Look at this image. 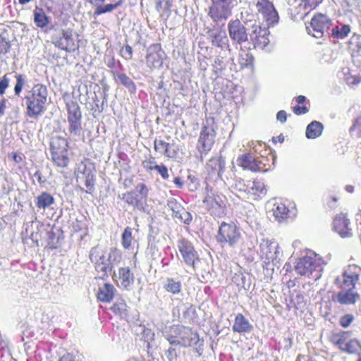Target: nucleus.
<instances>
[{
	"label": "nucleus",
	"mask_w": 361,
	"mask_h": 361,
	"mask_svg": "<svg viewBox=\"0 0 361 361\" xmlns=\"http://www.w3.org/2000/svg\"><path fill=\"white\" fill-rule=\"evenodd\" d=\"M121 258V253L116 248L106 250L96 246L91 249L90 253V259L102 279L108 277L113 267L119 264Z\"/></svg>",
	"instance_id": "f257e3e1"
},
{
	"label": "nucleus",
	"mask_w": 361,
	"mask_h": 361,
	"mask_svg": "<svg viewBox=\"0 0 361 361\" xmlns=\"http://www.w3.org/2000/svg\"><path fill=\"white\" fill-rule=\"evenodd\" d=\"M48 90L45 85L36 84L26 91L23 99L26 106V114L30 118H37L46 110Z\"/></svg>",
	"instance_id": "f03ea898"
},
{
	"label": "nucleus",
	"mask_w": 361,
	"mask_h": 361,
	"mask_svg": "<svg viewBox=\"0 0 361 361\" xmlns=\"http://www.w3.org/2000/svg\"><path fill=\"white\" fill-rule=\"evenodd\" d=\"M324 264V262L320 256L314 252H310L298 259L295 270L301 276H311L314 280H317L322 276Z\"/></svg>",
	"instance_id": "7ed1b4c3"
},
{
	"label": "nucleus",
	"mask_w": 361,
	"mask_h": 361,
	"mask_svg": "<svg viewBox=\"0 0 361 361\" xmlns=\"http://www.w3.org/2000/svg\"><path fill=\"white\" fill-rule=\"evenodd\" d=\"M226 197L219 193L210 185L205 187L203 203L209 213L215 217H221L226 214Z\"/></svg>",
	"instance_id": "20e7f679"
},
{
	"label": "nucleus",
	"mask_w": 361,
	"mask_h": 361,
	"mask_svg": "<svg viewBox=\"0 0 361 361\" xmlns=\"http://www.w3.org/2000/svg\"><path fill=\"white\" fill-rule=\"evenodd\" d=\"M173 329L176 335L167 338L170 344L179 345L183 347L198 345V348L203 345V341H200L198 334L191 329L183 326H177Z\"/></svg>",
	"instance_id": "39448f33"
},
{
	"label": "nucleus",
	"mask_w": 361,
	"mask_h": 361,
	"mask_svg": "<svg viewBox=\"0 0 361 361\" xmlns=\"http://www.w3.org/2000/svg\"><path fill=\"white\" fill-rule=\"evenodd\" d=\"M216 240L222 245H228L229 247L237 246L242 240V234L239 227L234 223L221 222L216 235Z\"/></svg>",
	"instance_id": "423d86ee"
},
{
	"label": "nucleus",
	"mask_w": 361,
	"mask_h": 361,
	"mask_svg": "<svg viewBox=\"0 0 361 361\" xmlns=\"http://www.w3.org/2000/svg\"><path fill=\"white\" fill-rule=\"evenodd\" d=\"M149 189L142 182L136 184L135 189L122 195V200L140 211H144L147 205Z\"/></svg>",
	"instance_id": "0eeeda50"
},
{
	"label": "nucleus",
	"mask_w": 361,
	"mask_h": 361,
	"mask_svg": "<svg viewBox=\"0 0 361 361\" xmlns=\"http://www.w3.org/2000/svg\"><path fill=\"white\" fill-rule=\"evenodd\" d=\"M350 331H341L334 335L333 342L342 352L361 355V342L357 338H350Z\"/></svg>",
	"instance_id": "6e6552de"
},
{
	"label": "nucleus",
	"mask_w": 361,
	"mask_h": 361,
	"mask_svg": "<svg viewBox=\"0 0 361 361\" xmlns=\"http://www.w3.org/2000/svg\"><path fill=\"white\" fill-rule=\"evenodd\" d=\"M254 4L257 15L265 21L268 27H274L279 23V16L271 1L269 0H257Z\"/></svg>",
	"instance_id": "1a4fd4ad"
},
{
	"label": "nucleus",
	"mask_w": 361,
	"mask_h": 361,
	"mask_svg": "<svg viewBox=\"0 0 361 361\" xmlns=\"http://www.w3.org/2000/svg\"><path fill=\"white\" fill-rule=\"evenodd\" d=\"M361 268L355 264L349 265L343 274L337 276L335 284L341 289H355V284L360 279Z\"/></svg>",
	"instance_id": "9d476101"
},
{
	"label": "nucleus",
	"mask_w": 361,
	"mask_h": 361,
	"mask_svg": "<svg viewBox=\"0 0 361 361\" xmlns=\"http://www.w3.org/2000/svg\"><path fill=\"white\" fill-rule=\"evenodd\" d=\"M87 161L88 159L80 160L76 164L75 171L78 173V179L84 182L87 188L86 192L91 193L94 188V168L93 164Z\"/></svg>",
	"instance_id": "9b49d317"
},
{
	"label": "nucleus",
	"mask_w": 361,
	"mask_h": 361,
	"mask_svg": "<svg viewBox=\"0 0 361 361\" xmlns=\"http://www.w3.org/2000/svg\"><path fill=\"white\" fill-rule=\"evenodd\" d=\"M258 253L264 263H276L281 255L279 245L274 240L262 239L259 243Z\"/></svg>",
	"instance_id": "f8f14e48"
},
{
	"label": "nucleus",
	"mask_w": 361,
	"mask_h": 361,
	"mask_svg": "<svg viewBox=\"0 0 361 361\" xmlns=\"http://www.w3.org/2000/svg\"><path fill=\"white\" fill-rule=\"evenodd\" d=\"M331 25V20L326 15L317 13L313 16L309 25L306 26L307 31L315 38H322L327 32Z\"/></svg>",
	"instance_id": "ddd939ff"
},
{
	"label": "nucleus",
	"mask_w": 361,
	"mask_h": 361,
	"mask_svg": "<svg viewBox=\"0 0 361 361\" xmlns=\"http://www.w3.org/2000/svg\"><path fill=\"white\" fill-rule=\"evenodd\" d=\"M215 135L216 132L213 125L209 126V121H207V125H204L202 128L197 142V149L200 153L201 158L210 151L214 142Z\"/></svg>",
	"instance_id": "4468645a"
},
{
	"label": "nucleus",
	"mask_w": 361,
	"mask_h": 361,
	"mask_svg": "<svg viewBox=\"0 0 361 361\" xmlns=\"http://www.w3.org/2000/svg\"><path fill=\"white\" fill-rule=\"evenodd\" d=\"M231 14V0H212L208 15L214 22L226 20Z\"/></svg>",
	"instance_id": "2eb2a0df"
},
{
	"label": "nucleus",
	"mask_w": 361,
	"mask_h": 361,
	"mask_svg": "<svg viewBox=\"0 0 361 361\" xmlns=\"http://www.w3.org/2000/svg\"><path fill=\"white\" fill-rule=\"evenodd\" d=\"M178 248L184 262L195 270L197 264L200 262V258L192 244L185 239H181L178 242Z\"/></svg>",
	"instance_id": "dca6fc26"
},
{
	"label": "nucleus",
	"mask_w": 361,
	"mask_h": 361,
	"mask_svg": "<svg viewBox=\"0 0 361 361\" xmlns=\"http://www.w3.org/2000/svg\"><path fill=\"white\" fill-rule=\"evenodd\" d=\"M228 31L231 39L238 45L248 41V34L245 25L238 19L231 20L228 23Z\"/></svg>",
	"instance_id": "f3484780"
},
{
	"label": "nucleus",
	"mask_w": 361,
	"mask_h": 361,
	"mask_svg": "<svg viewBox=\"0 0 361 361\" xmlns=\"http://www.w3.org/2000/svg\"><path fill=\"white\" fill-rule=\"evenodd\" d=\"M275 159H236V164L252 171L265 172L271 169Z\"/></svg>",
	"instance_id": "a211bd4d"
},
{
	"label": "nucleus",
	"mask_w": 361,
	"mask_h": 361,
	"mask_svg": "<svg viewBox=\"0 0 361 361\" xmlns=\"http://www.w3.org/2000/svg\"><path fill=\"white\" fill-rule=\"evenodd\" d=\"M269 31L267 27H262L259 24L252 25V32L250 34L255 47L265 49L269 44Z\"/></svg>",
	"instance_id": "6ab92c4d"
},
{
	"label": "nucleus",
	"mask_w": 361,
	"mask_h": 361,
	"mask_svg": "<svg viewBox=\"0 0 361 361\" xmlns=\"http://www.w3.org/2000/svg\"><path fill=\"white\" fill-rule=\"evenodd\" d=\"M61 34V37L56 38L54 41V44L56 47L67 52H74L78 49L79 46L73 39L71 30H62Z\"/></svg>",
	"instance_id": "aec40b11"
},
{
	"label": "nucleus",
	"mask_w": 361,
	"mask_h": 361,
	"mask_svg": "<svg viewBox=\"0 0 361 361\" xmlns=\"http://www.w3.org/2000/svg\"><path fill=\"white\" fill-rule=\"evenodd\" d=\"M333 227L341 238H349L353 235L350 221L346 214L341 213L336 215L333 221Z\"/></svg>",
	"instance_id": "412c9836"
},
{
	"label": "nucleus",
	"mask_w": 361,
	"mask_h": 361,
	"mask_svg": "<svg viewBox=\"0 0 361 361\" xmlns=\"http://www.w3.org/2000/svg\"><path fill=\"white\" fill-rule=\"evenodd\" d=\"M113 279L118 286L128 289L134 283V274L129 267H120L118 271H114L112 275Z\"/></svg>",
	"instance_id": "4be33fe9"
},
{
	"label": "nucleus",
	"mask_w": 361,
	"mask_h": 361,
	"mask_svg": "<svg viewBox=\"0 0 361 361\" xmlns=\"http://www.w3.org/2000/svg\"><path fill=\"white\" fill-rule=\"evenodd\" d=\"M68 142L62 137H53L50 142V150L52 158H68L67 154Z\"/></svg>",
	"instance_id": "5701e85b"
},
{
	"label": "nucleus",
	"mask_w": 361,
	"mask_h": 361,
	"mask_svg": "<svg viewBox=\"0 0 361 361\" xmlns=\"http://www.w3.org/2000/svg\"><path fill=\"white\" fill-rule=\"evenodd\" d=\"M147 51L146 61L148 66L154 68L161 66L164 51L161 49L160 44L151 45Z\"/></svg>",
	"instance_id": "b1692460"
},
{
	"label": "nucleus",
	"mask_w": 361,
	"mask_h": 361,
	"mask_svg": "<svg viewBox=\"0 0 361 361\" xmlns=\"http://www.w3.org/2000/svg\"><path fill=\"white\" fill-rule=\"evenodd\" d=\"M208 36L211 39V42L213 46L231 53L228 44L229 40L224 30H210L208 31Z\"/></svg>",
	"instance_id": "393cba45"
},
{
	"label": "nucleus",
	"mask_w": 361,
	"mask_h": 361,
	"mask_svg": "<svg viewBox=\"0 0 361 361\" xmlns=\"http://www.w3.org/2000/svg\"><path fill=\"white\" fill-rule=\"evenodd\" d=\"M360 298V295L354 290L341 289V290L333 298L334 300L337 301L341 305L355 304Z\"/></svg>",
	"instance_id": "a878e982"
},
{
	"label": "nucleus",
	"mask_w": 361,
	"mask_h": 361,
	"mask_svg": "<svg viewBox=\"0 0 361 361\" xmlns=\"http://www.w3.org/2000/svg\"><path fill=\"white\" fill-rule=\"evenodd\" d=\"M232 329L234 332L249 333L252 331L253 326L243 314L238 313L235 316Z\"/></svg>",
	"instance_id": "bb28decb"
},
{
	"label": "nucleus",
	"mask_w": 361,
	"mask_h": 361,
	"mask_svg": "<svg viewBox=\"0 0 361 361\" xmlns=\"http://www.w3.org/2000/svg\"><path fill=\"white\" fill-rule=\"evenodd\" d=\"M267 193L264 183L260 180H248L247 195L252 196L253 199L262 197Z\"/></svg>",
	"instance_id": "cd10ccee"
},
{
	"label": "nucleus",
	"mask_w": 361,
	"mask_h": 361,
	"mask_svg": "<svg viewBox=\"0 0 361 361\" xmlns=\"http://www.w3.org/2000/svg\"><path fill=\"white\" fill-rule=\"evenodd\" d=\"M116 288L110 283H104L99 288L97 298L103 302H110L114 297Z\"/></svg>",
	"instance_id": "c85d7f7f"
},
{
	"label": "nucleus",
	"mask_w": 361,
	"mask_h": 361,
	"mask_svg": "<svg viewBox=\"0 0 361 361\" xmlns=\"http://www.w3.org/2000/svg\"><path fill=\"white\" fill-rule=\"evenodd\" d=\"M154 149L157 152L164 154L168 158H174L176 154L175 150L176 147L174 145H171L162 140L154 141Z\"/></svg>",
	"instance_id": "c756f323"
},
{
	"label": "nucleus",
	"mask_w": 361,
	"mask_h": 361,
	"mask_svg": "<svg viewBox=\"0 0 361 361\" xmlns=\"http://www.w3.org/2000/svg\"><path fill=\"white\" fill-rule=\"evenodd\" d=\"M290 209L284 203L277 202L274 204L272 209V214L274 219L279 222H281L284 219L290 217Z\"/></svg>",
	"instance_id": "7c9ffc66"
},
{
	"label": "nucleus",
	"mask_w": 361,
	"mask_h": 361,
	"mask_svg": "<svg viewBox=\"0 0 361 361\" xmlns=\"http://www.w3.org/2000/svg\"><path fill=\"white\" fill-rule=\"evenodd\" d=\"M66 109H67V120H82V113L80 111V107L77 102L71 100L70 102H66Z\"/></svg>",
	"instance_id": "2f4dec72"
},
{
	"label": "nucleus",
	"mask_w": 361,
	"mask_h": 361,
	"mask_svg": "<svg viewBox=\"0 0 361 361\" xmlns=\"http://www.w3.org/2000/svg\"><path fill=\"white\" fill-rule=\"evenodd\" d=\"M323 124L319 121H312L306 128V137L308 139H314L319 137L323 132Z\"/></svg>",
	"instance_id": "473e14b6"
},
{
	"label": "nucleus",
	"mask_w": 361,
	"mask_h": 361,
	"mask_svg": "<svg viewBox=\"0 0 361 361\" xmlns=\"http://www.w3.org/2000/svg\"><path fill=\"white\" fill-rule=\"evenodd\" d=\"M68 133L67 135L74 140H78L81 137L82 133V120L78 121H68Z\"/></svg>",
	"instance_id": "72a5a7b5"
},
{
	"label": "nucleus",
	"mask_w": 361,
	"mask_h": 361,
	"mask_svg": "<svg viewBox=\"0 0 361 361\" xmlns=\"http://www.w3.org/2000/svg\"><path fill=\"white\" fill-rule=\"evenodd\" d=\"M123 2V0H119L115 4H107L106 5L100 4V6H99L97 8H95L93 16L94 18H96L97 16L102 14L111 13L118 7L122 6Z\"/></svg>",
	"instance_id": "f704fd0d"
},
{
	"label": "nucleus",
	"mask_w": 361,
	"mask_h": 361,
	"mask_svg": "<svg viewBox=\"0 0 361 361\" xmlns=\"http://www.w3.org/2000/svg\"><path fill=\"white\" fill-rule=\"evenodd\" d=\"M164 288L169 293L178 294L181 291L182 284L178 280L167 278L164 282Z\"/></svg>",
	"instance_id": "c9c22d12"
},
{
	"label": "nucleus",
	"mask_w": 361,
	"mask_h": 361,
	"mask_svg": "<svg viewBox=\"0 0 361 361\" xmlns=\"http://www.w3.org/2000/svg\"><path fill=\"white\" fill-rule=\"evenodd\" d=\"M135 243V241L134 240L133 237V228L129 226H127L122 233L121 244L123 248L126 250H130V248L133 247V244Z\"/></svg>",
	"instance_id": "e433bc0d"
},
{
	"label": "nucleus",
	"mask_w": 361,
	"mask_h": 361,
	"mask_svg": "<svg viewBox=\"0 0 361 361\" xmlns=\"http://www.w3.org/2000/svg\"><path fill=\"white\" fill-rule=\"evenodd\" d=\"M34 22L39 27H44L49 23V18L42 8L36 7L34 10Z\"/></svg>",
	"instance_id": "4c0bfd02"
},
{
	"label": "nucleus",
	"mask_w": 361,
	"mask_h": 361,
	"mask_svg": "<svg viewBox=\"0 0 361 361\" xmlns=\"http://www.w3.org/2000/svg\"><path fill=\"white\" fill-rule=\"evenodd\" d=\"M116 77L121 85L126 87L130 94L136 92L135 82L125 73H116Z\"/></svg>",
	"instance_id": "58836bf2"
},
{
	"label": "nucleus",
	"mask_w": 361,
	"mask_h": 361,
	"mask_svg": "<svg viewBox=\"0 0 361 361\" xmlns=\"http://www.w3.org/2000/svg\"><path fill=\"white\" fill-rule=\"evenodd\" d=\"M350 32V27L348 25L341 24L334 27L331 29V35L336 39H343L348 36Z\"/></svg>",
	"instance_id": "ea45409f"
},
{
	"label": "nucleus",
	"mask_w": 361,
	"mask_h": 361,
	"mask_svg": "<svg viewBox=\"0 0 361 361\" xmlns=\"http://www.w3.org/2000/svg\"><path fill=\"white\" fill-rule=\"evenodd\" d=\"M54 202V197L47 192H42L37 197L36 205L39 209L49 207Z\"/></svg>",
	"instance_id": "a19ab883"
},
{
	"label": "nucleus",
	"mask_w": 361,
	"mask_h": 361,
	"mask_svg": "<svg viewBox=\"0 0 361 361\" xmlns=\"http://www.w3.org/2000/svg\"><path fill=\"white\" fill-rule=\"evenodd\" d=\"M241 16V20L244 23L245 25L247 27H251L252 25L257 24V20L255 18V15L252 13H250L248 10L243 11L240 13ZM259 24V23H258Z\"/></svg>",
	"instance_id": "79ce46f5"
},
{
	"label": "nucleus",
	"mask_w": 361,
	"mask_h": 361,
	"mask_svg": "<svg viewBox=\"0 0 361 361\" xmlns=\"http://www.w3.org/2000/svg\"><path fill=\"white\" fill-rule=\"evenodd\" d=\"M111 310L116 314L121 316L126 315L127 312V305L124 300H119L113 305Z\"/></svg>",
	"instance_id": "37998d69"
},
{
	"label": "nucleus",
	"mask_w": 361,
	"mask_h": 361,
	"mask_svg": "<svg viewBox=\"0 0 361 361\" xmlns=\"http://www.w3.org/2000/svg\"><path fill=\"white\" fill-rule=\"evenodd\" d=\"M16 78V84L14 87V92L16 96H19L26 84L25 76L22 74H17Z\"/></svg>",
	"instance_id": "c03bdc74"
},
{
	"label": "nucleus",
	"mask_w": 361,
	"mask_h": 361,
	"mask_svg": "<svg viewBox=\"0 0 361 361\" xmlns=\"http://www.w3.org/2000/svg\"><path fill=\"white\" fill-rule=\"evenodd\" d=\"M167 206L172 211L173 216L174 218L178 213H180V209H183V207L174 198H170L168 200Z\"/></svg>",
	"instance_id": "a18cd8bd"
},
{
	"label": "nucleus",
	"mask_w": 361,
	"mask_h": 361,
	"mask_svg": "<svg viewBox=\"0 0 361 361\" xmlns=\"http://www.w3.org/2000/svg\"><path fill=\"white\" fill-rule=\"evenodd\" d=\"M175 219H178L181 223L190 224L192 221V215L183 208V209H180V213L176 216Z\"/></svg>",
	"instance_id": "49530a36"
},
{
	"label": "nucleus",
	"mask_w": 361,
	"mask_h": 361,
	"mask_svg": "<svg viewBox=\"0 0 361 361\" xmlns=\"http://www.w3.org/2000/svg\"><path fill=\"white\" fill-rule=\"evenodd\" d=\"M233 187L236 191L247 195L248 180L245 181L241 179L235 180Z\"/></svg>",
	"instance_id": "de8ad7c7"
},
{
	"label": "nucleus",
	"mask_w": 361,
	"mask_h": 361,
	"mask_svg": "<svg viewBox=\"0 0 361 361\" xmlns=\"http://www.w3.org/2000/svg\"><path fill=\"white\" fill-rule=\"evenodd\" d=\"M350 131L357 137H361V116L355 118Z\"/></svg>",
	"instance_id": "09e8293b"
},
{
	"label": "nucleus",
	"mask_w": 361,
	"mask_h": 361,
	"mask_svg": "<svg viewBox=\"0 0 361 361\" xmlns=\"http://www.w3.org/2000/svg\"><path fill=\"white\" fill-rule=\"evenodd\" d=\"M142 339L147 343V347L149 348L150 343L154 340V333L147 328H144L142 332Z\"/></svg>",
	"instance_id": "8fccbe9b"
},
{
	"label": "nucleus",
	"mask_w": 361,
	"mask_h": 361,
	"mask_svg": "<svg viewBox=\"0 0 361 361\" xmlns=\"http://www.w3.org/2000/svg\"><path fill=\"white\" fill-rule=\"evenodd\" d=\"M303 4L300 5V8L310 11L315 8L321 2L322 0H301Z\"/></svg>",
	"instance_id": "3c124183"
},
{
	"label": "nucleus",
	"mask_w": 361,
	"mask_h": 361,
	"mask_svg": "<svg viewBox=\"0 0 361 361\" xmlns=\"http://www.w3.org/2000/svg\"><path fill=\"white\" fill-rule=\"evenodd\" d=\"M121 56L127 61H130L133 58V49L132 47L126 44L121 50Z\"/></svg>",
	"instance_id": "603ef678"
},
{
	"label": "nucleus",
	"mask_w": 361,
	"mask_h": 361,
	"mask_svg": "<svg viewBox=\"0 0 361 361\" xmlns=\"http://www.w3.org/2000/svg\"><path fill=\"white\" fill-rule=\"evenodd\" d=\"M354 320V317L352 314H345L341 317L340 319V324L341 326L346 328L350 325V324Z\"/></svg>",
	"instance_id": "864d4df0"
},
{
	"label": "nucleus",
	"mask_w": 361,
	"mask_h": 361,
	"mask_svg": "<svg viewBox=\"0 0 361 361\" xmlns=\"http://www.w3.org/2000/svg\"><path fill=\"white\" fill-rule=\"evenodd\" d=\"M9 81L10 80L7 74L0 78V95H3L5 93L6 88L9 85Z\"/></svg>",
	"instance_id": "5fc2aeb1"
},
{
	"label": "nucleus",
	"mask_w": 361,
	"mask_h": 361,
	"mask_svg": "<svg viewBox=\"0 0 361 361\" xmlns=\"http://www.w3.org/2000/svg\"><path fill=\"white\" fill-rule=\"evenodd\" d=\"M0 48L1 53H8L11 49L10 42L6 40L5 38H3L0 43Z\"/></svg>",
	"instance_id": "6e6d98bb"
},
{
	"label": "nucleus",
	"mask_w": 361,
	"mask_h": 361,
	"mask_svg": "<svg viewBox=\"0 0 361 361\" xmlns=\"http://www.w3.org/2000/svg\"><path fill=\"white\" fill-rule=\"evenodd\" d=\"M59 361H80L79 357L71 353H66L60 357Z\"/></svg>",
	"instance_id": "4d7b16f0"
},
{
	"label": "nucleus",
	"mask_w": 361,
	"mask_h": 361,
	"mask_svg": "<svg viewBox=\"0 0 361 361\" xmlns=\"http://www.w3.org/2000/svg\"><path fill=\"white\" fill-rule=\"evenodd\" d=\"M154 168L159 171V173L164 179L169 178L168 170L166 166L155 165Z\"/></svg>",
	"instance_id": "13d9d810"
},
{
	"label": "nucleus",
	"mask_w": 361,
	"mask_h": 361,
	"mask_svg": "<svg viewBox=\"0 0 361 361\" xmlns=\"http://www.w3.org/2000/svg\"><path fill=\"white\" fill-rule=\"evenodd\" d=\"M165 355L169 361H176V352L174 348H169V350L166 352Z\"/></svg>",
	"instance_id": "bf43d9fd"
},
{
	"label": "nucleus",
	"mask_w": 361,
	"mask_h": 361,
	"mask_svg": "<svg viewBox=\"0 0 361 361\" xmlns=\"http://www.w3.org/2000/svg\"><path fill=\"white\" fill-rule=\"evenodd\" d=\"M293 112L296 115L305 114L308 112V109L305 106H300L297 105L293 107Z\"/></svg>",
	"instance_id": "052dcab7"
},
{
	"label": "nucleus",
	"mask_w": 361,
	"mask_h": 361,
	"mask_svg": "<svg viewBox=\"0 0 361 361\" xmlns=\"http://www.w3.org/2000/svg\"><path fill=\"white\" fill-rule=\"evenodd\" d=\"M52 161L59 167H66L68 165V159H52Z\"/></svg>",
	"instance_id": "680f3d73"
},
{
	"label": "nucleus",
	"mask_w": 361,
	"mask_h": 361,
	"mask_svg": "<svg viewBox=\"0 0 361 361\" xmlns=\"http://www.w3.org/2000/svg\"><path fill=\"white\" fill-rule=\"evenodd\" d=\"M287 114L286 112L283 110L279 111L276 114V118L281 123H283L286 121Z\"/></svg>",
	"instance_id": "e2e57ef3"
},
{
	"label": "nucleus",
	"mask_w": 361,
	"mask_h": 361,
	"mask_svg": "<svg viewBox=\"0 0 361 361\" xmlns=\"http://www.w3.org/2000/svg\"><path fill=\"white\" fill-rule=\"evenodd\" d=\"M295 300H297V305H298V306H296L297 309L302 307L305 305L304 301H303V296L302 295H300V294L296 295L295 298L293 300V301H294Z\"/></svg>",
	"instance_id": "0e129e2a"
},
{
	"label": "nucleus",
	"mask_w": 361,
	"mask_h": 361,
	"mask_svg": "<svg viewBox=\"0 0 361 361\" xmlns=\"http://www.w3.org/2000/svg\"><path fill=\"white\" fill-rule=\"evenodd\" d=\"M223 57L217 56L214 60V66L216 68H222L223 66Z\"/></svg>",
	"instance_id": "69168bd1"
},
{
	"label": "nucleus",
	"mask_w": 361,
	"mask_h": 361,
	"mask_svg": "<svg viewBox=\"0 0 361 361\" xmlns=\"http://www.w3.org/2000/svg\"><path fill=\"white\" fill-rule=\"evenodd\" d=\"M105 0H88V2L97 8L100 4H103Z\"/></svg>",
	"instance_id": "338daca9"
},
{
	"label": "nucleus",
	"mask_w": 361,
	"mask_h": 361,
	"mask_svg": "<svg viewBox=\"0 0 361 361\" xmlns=\"http://www.w3.org/2000/svg\"><path fill=\"white\" fill-rule=\"evenodd\" d=\"M123 185L125 188H130L133 185L132 178H126L123 180Z\"/></svg>",
	"instance_id": "774afa93"
}]
</instances>
